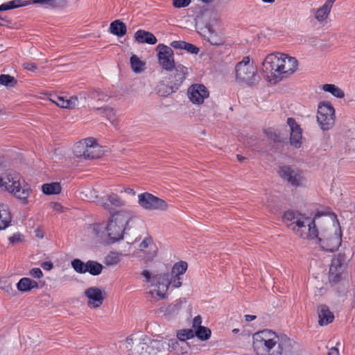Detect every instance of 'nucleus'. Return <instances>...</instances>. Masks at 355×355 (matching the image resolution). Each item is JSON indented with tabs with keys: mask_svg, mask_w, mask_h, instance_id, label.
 Masks as SVG:
<instances>
[{
	"mask_svg": "<svg viewBox=\"0 0 355 355\" xmlns=\"http://www.w3.org/2000/svg\"><path fill=\"white\" fill-rule=\"evenodd\" d=\"M322 89L326 92L331 94L336 98H342L345 96L344 92L334 84H324L322 85Z\"/></svg>",
	"mask_w": 355,
	"mask_h": 355,
	"instance_id": "c9c22d12",
	"label": "nucleus"
},
{
	"mask_svg": "<svg viewBox=\"0 0 355 355\" xmlns=\"http://www.w3.org/2000/svg\"><path fill=\"white\" fill-rule=\"evenodd\" d=\"M317 121L323 130H328L335 123V110L329 102H321L318 105Z\"/></svg>",
	"mask_w": 355,
	"mask_h": 355,
	"instance_id": "0eeeda50",
	"label": "nucleus"
},
{
	"mask_svg": "<svg viewBox=\"0 0 355 355\" xmlns=\"http://www.w3.org/2000/svg\"><path fill=\"white\" fill-rule=\"evenodd\" d=\"M85 295L88 298L87 306L91 309L100 307L105 298V293L98 287H89L85 291Z\"/></svg>",
	"mask_w": 355,
	"mask_h": 355,
	"instance_id": "ddd939ff",
	"label": "nucleus"
},
{
	"mask_svg": "<svg viewBox=\"0 0 355 355\" xmlns=\"http://www.w3.org/2000/svg\"><path fill=\"white\" fill-rule=\"evenodd\" d=\"M160 281L159 288H152L149 294L152 297L163 299L165 297L170 284L174 288H180L182 286L181 277L180 276L171 275L169 273H163L157 277Z\"/></svg>",
	"mask_w": 355,
	"mask_h": 355,
	"instance_id": "423d86ee",
	"label": "nucleus"
},
{
	"mask_svg": "<svg viewBox=\"0 0 355 355\" xmlns=\"http://www.w3.org/2000/svg\"><path fill=\"white\" fill-rule=\"evenodd\" d=\"M281 80L293 74L297 69L298 62L294 57L282 53L281 55Z\"/></svg>",
	"mask_w": 355,
	"mask_h": 355,
	"instance_id": "4468645a",
	"label": "nucleus"
},
{
	"mask_svg": "<svg viewBox=\"0 0 355 355\" xmlns=\"http://www.w3.org/2000/svg\"><path fill=\"white\" fill-rule=\"evenodd\" d=\"M29 275L34 277V278H36V279H40L41 277H43V272L41 270L40 268H32L30 271H29Z\"/></svg>",
	"mask_w": 355,
	"mask_h": 355,
	"instance_id": "6e6d98bb",
	"label": "nucleus"
},
{
	"mask_svg": "<svg viewBox=\"0 0 355 355\" xmlns=\"http://www.w3.org/2000/svg\"><path fill=\"white\" fill-rule=\"evenodd\" d=\"M156 51L158 63L161 68L166 71H172L176 65L173 49L164 44H159Z\"/></svg>",
	"mask_w": 355,
	"mask_h": 355,
	"instance_id": "9d476101",
	"label": "nucleus"
},
{
	"mask_svg": "<svg viewBox=\"0 0 355 355\" xmlns=\"http://www.w3.org/2000/svg\"><path fill=\"white\" fill-rule=\"evenodd\" d=\"M168 339H165L163 340H153L151 343L152 347L153 349H156L158 352L168 349Z\"/></svg>",
	"mask_w": 355,
	"mask_h": 355,
	"instance_id": "49530a36",
	"label": "nucleus"
},
{
	"mask_svg": "<svg viewBox=\"0 0 355 355\" xmlns=\"http://www.w3.org/2000/svg\"><path fill=\"white\" fill-rule=\"evenodd\" d=\"M292 343L286 336L279 337L268 329L253 335L252 347L257 355H282L284 352L291 351Z\"/></svg>",
	"mask_w": 355,
	"mask_h": 355,
	"instance_id": "f257e3e1",
	"label": "nucleus"
},
{
	"mask_svg": "<svg viewBox=\"0 0 355 355\" xmlns=\"http://www.w3.org/2000/svg\"><path fill=\"white\" fill-rule=\"evenodd\" d=\"M134 217L135 214L132 211L122 209L112 214L110 220L125 230L126 226Z\"/></svg>",
	"mask_w": 355,
	"mask_h": 355,
	"instance_id": "6ab92c4d",
	"label": "nucleus"
},
{
	"mask_svg": "<svg viewBox=\"0 0 355 355\" xmlns=\"http://www.w3.org/2000/svg\"><path fill=\"white\" fill-rule=\"evenodd\" d=\"M86 269H87V272L89 274L96 276L101 273L103 269V266L96 261L89 260L87 261Z\"/></svg>",
	"mask_w": 355,
	"mask_h": 355,
	"instance_id": "72a5a7b5",
	"label": "nucleus"
},
{
	"mask_svg": "<svg viewBox=\"0 0 355 355\" xmlns=\"http://www.w3.org/2000/svg\"><path fill=\"white\" fill-rule=\"evenodd\" d=\"M318 323L320 326L331 323L334 319L333 313L327 305L322 304L318 306Z\"/></svg>",
	"mask_w": 355,
	"mask_h": 355,
	"instance_id": "5701e85b",
	"label": "nucleus"
},
{
	"mask_svg": "<svg viewBox=\"0 0 355 355\" xmlns=\"http://www.w3.org/2000/svg\"><path fill=\"white\" fill-rule=\"evenodd\" d=\"M320 216V214H317L311 218L298 212L288 210L284 213L283 220L296 235L304 239L312 240L318 236L315 220Z\"/></svg>",
	"mask_w": 355,
	"mask_h": 355,
	"instance_id": "f03ea898",
	"label": "nucleus"
},
{
	"mask_svg": "<svg viewBox=\"0 0 355 355\" xmlns=\"http://www.w3.org/2000/svg\"><path fill=\"white\" fill-rule=\"evenodd\" d=\"M208 31L209 35L207 36V41L211 45L219 46L225 43V39L221 35L216 33L211 28H209Z\"/></svg>",
	"mask_w": 355,
	"mask_h": 355,
	"instance_id": "473e14b6",
	"label": "nucleus"
},
{
	"mask_svg": "<svg viewBox=\"0 0 355 355\" xmlns=\"http://www.w3.org/2000/svg\"><path fill=\"white\" fill-rule=\"evenodd\" d=\"M194 336L195 334L193 330L189 329L180 330L177 334V338L180 340V341H186L187 340L192 338Z\"/></svg>",
	"mask_w": 355,
	"mask_h": 355,
	"instance_id": "a18cd8bd",
	"label": "nucleus"
},
{
	"mask_svg": "<svg viewBox=\"0 0 355 355\" xmlns=\"http://www.w3.org/2000/svg\"><path fill=\"white\" fill-rule=\"evenodd\" d=\"M281 55L282 53L278 52L268 54L262 62V71L270 83L281 81Z\"/></svg>",
	"mask_w": 355,
	"mask_h": 355,
	"instance_id": "39448f33",
	"label": "nucleus"
},
{
	"mask_svg": "<svg viewBox=\"0 0 355 355\" xmlns=\"http://www.w3.org/2000/svg\"><path fill=\"white\" fill-rule=\"evenodd\" d=\"M135 39L139 43L155 44L157 42L155 36L150 32L144 30H138L135 33Z\"/></svg>",
	"mask_w": 355,
	"mask_h": 355,
	"instance_id": "393cba45",
	"label": "nucleus"
},
{
	"mask_svg": "<svg viewBox=\"0 0 355 355\" xmlns=\"http://www.w3.org/2000/svg\"><path fill=\"white\" fill-rule=\"evenodd\" d=\"M85 156L86 159H93L101 157L102 154L101 147L93 138L86 139Z\"/></svg>",
	"mask_w": 355,
	"mask_h": 355,
	"instance_id": "aec40b11",
	"label": "nucleus"
},
{
	"mask_svg": "<svg viewBox=\"0 0 355 355\" xmlns=\"http://www.w3.org/2000/svg\"><path fill=\"white\" fill-rule=\"evenodd\" d=\"M23 67L25 69L31 71H35L37 69V67L35 63L29 62H24L23 64Z\"/></svg>",
	"mask_w": 355,
	"mask_h": 355,
	"instance_id": "bf43d9fd",
	"label": "nucleus"
},
{
	"mask_svg": "<svg viewBox=\"0 0 355 355\" xmlns=\"http://www.w3.org/2000/svg\"><path fill=\"white\" fill-rule=\"evenodd\" d=\"M287 124L291 129L290 143L296 148H299L302 144V133L299 124L297 123L295 119L289 117L287 119Z\"/></svg>",
	"mask_w": 355,
	"mask_h": 355,
	"instance_id": "a211bd4d",
	"label": "nucleus"
},
{
	"mask_svg": "<svg viewBox=\"0 0 355 355\" xmlns=\"http://www.w3.org/2000/svg\"><path fill=\"white\" fill-rule=\"evenodd\" d=\"M162 274H157L154 276H151V274L148 270H145L142 272V275L146 277L147 282L151 284L153 288H159L160 281L157 277L162 276Z\"/></svg>",
	"mask_w": 355,
	"mask_h": 355,
	"instance_id": "4c0bfd02",
	"label": "nucleus"
},
{
	"mask_svg": "<svg viewBox=\"0 0 355 355\" xmlns=\"http://www.w3.org/2000/svg\"><path fill=\"white\" fill-rule=\"evenodd\" d=\"M106 231L110 241L114 243L123 239L125 230L110 220L107 225Z\"/></svg>",
	"mask_w": 355,
	"mask_h": 355,
	"instance_id": "4be33fe9",
	"label": "nucleus"
},
{
	"mask_svg": "<svg viewBox=\"0 0 355 355\" xmlns=\"http://www.w3.org/2000/svg\"><path fill=\"white\" fill-rule=\"evenodd\" d=\"M278 173L283 180L287 181L293 187L300 186L303 181L302 171L289 166L279 167Z\"/></svg>",
	"mask_w": 355,
	"mask_h": 355,
	"instance_id": "f8f14e48",
	"label": "nucleus"
},
{
	"mask_svg": "<svg viewBox=\"0 0 355 355\" xmlns=\"http://www.w3.org/2000/svg\"><path fill=\"white\" fill-rule=\"evenodd\" d=\"M194 334L201 340H207L211 336V330L208 327L202 326L196 329Z\"/></svg>",
	"mask_w": 355,
	"mask_h": 355,
	"instance_id": "ea45409f",
	"label": "nucleus"
},
{
	"mask_svg": "<svg viewBox=\"0 0 355 355\" xmlns=\"http://www.w3.org/2000/svg\"><path fill=\"white\" fill-rule=\"evenodd\" d=\"M31 4L30 1L12 0L0 5V12L6 11Z\"/></svg>",
	"mask_w": 355,
	"mask_h": 355,
	"instance_id": "7c9ffc66",
	"label": "nucleus"
},
{
	"mask_svg": "<svg viewBox=\"0 0 355 355\" xmlns=\"http://www.w3.org/2000/svg\"><path fill=\"white\" fill-rule=\"evenodd\" d=\"M71 266L78 273L84 274L87 272V269H86L87 262L84 263L79 259H73L71 261Z\"/></svg>",
	"mask_w": 355,
	"mask_h": 355,
	"instance_id": "58836bf2",
	"label": "nucleus"
},
{
	"mask_svg": "<svg viewBox=\"0 0 355 355\" xmlns=\"http://www.w3.org/2000/svg\"><path fill=\"white\" fill-rule=\"evenodd\" d=\"M191 0H173V6L176 8H182L188 6Z\"/></svg>",
	"mask_w": 355,
	"mask_h": 355,
	"instance_id": "864d4df0",
	"label": "nucleus"
},
{
	"mask_svg": "<svg viewBox=\"0 0 355 355\" xmlns=\"http://www.w3.org/2000/svg\"><path fill=\"white\" fill-rule=\"evenodd\" d=\"M151 241H152V239L150 237H146L140 243L139 248H141V250L147 248L149 246V245L150 244Z\"/></svg>",
	"mask_w": 355,
	"mask_h": 355,
	"instance_id": "680f3d73",
	"label": "nucleus"
},
{
	"mask_svg": "<svg viewBox=\"0 0 355 355\" xmlns=\"http://www.w3.org/2000/svg\"><path fill=\"white\" fill-rule=\"evenodd\" d=\"M22 235L19 233L14 234L12 236L9 237V242L11 244H15L21 241Z\"/></svg>",
	"mask_w": 355,
	"mask_h": 355,
	"instance_id": "4d7b16f0",
	"label": "nucleus"
},
{
	"mask_svg": "<svg viewBox=\"0 0 355 355\" xmlns=\"http://www.w3.org/2000/svg\"><path fill=\"white\" fill-rule=\"evenodd\" d=\"M2 288L7 293H11L13 291V288L11 284H6Z\"/></svg>",
	"mask_w": 355,
	"mask_h": 355,
	"instance_id": "0e129e2a",
	"label": "nucleus"
},
{
	"mask_svg": "<svg viewBox=\"0 0 355 355\" xmlns=\"http://www.w3.org/2000/svg\"><path fill=\"white\" fill-rule=\"evenodd\" d=\"M105 198L106 201H103L101 206L109 211H111L113 207H119L125 205L124 202L116 193H111Z\"/></svg>",
	"mask_w": 355,
	"mask_h": 355,
	"instance_id": "b1692460",
	"label": "nucleus"
},
{
	"mask_svg": "<svg viewBox=\"0 0 355 355\" xmlns=\"http://www.w3.org/2000/svg\"><path fill=\"white\" fill-rule=\"evenodd\" d=\"M188 264L185 261H179L174 264L171 269V275L181 276L187 270Z\"/></svg>",
	"mask_w": 355,
	"mask_h": 355,
	"instance_id": "e433bc0d",
	"label": "nucleus"
},
{
	"mask_svg": "<svg viewBox=\"0 0 355 355\" xmlns=\"http://www.w3.org/2000/svg\"><path fill=\"white\" fill-rule=\"evenodd\" d=\"M138 204L143 209L149 211H165L168 208V204L164 200L148 192L138 195Z\"/></svg>",
	"mask_w": 355,
	"mask_h": 355,
	"instance_id": "6e6552de",
	"label": "nucleus"
},
{
	"mask_svg": "<svg viewBox=\"0 0 355 355\" xmlns=\"http://www.w3.org/2000/svg\"><path fill=\"white\" fill-rule=\"evenodd\" d=\"M130 61L131 67L135 72H140L142 71L144 63L136 55H132L130 57Z\"/></svg>",
	"mask_w": 355,
	"mask_h": 355,
	"instance_id": "37998d69",
	"label": "nucleus"
},
{
	"mask_svg": "<svg viewBox=\"0 0 355 355\" xmlns=\"http://www.w3.org/2000/svg\"><path fill=\"white\" fill-rule=\"evenodd\" d=\"M86 144L85 139L84 141H80L75 145L73 153L77 157H83L85 158Z\"/></svg>",
	"mask_w": 355,
	"mask_h": 355,
	"instance_id": "79ce46f5",
	"label": "nucleus"
},
{
	"mask_svg": "<svg viewBox=\"0 0 355 355\" xmlns=\"http://www.w3.org/2000/svg\"><path fill=\"white\" fill-rule=\"evenodd\" d=\"M120 261L119 254L111 252L105 258V263L107 266H113L117 264Z\"/></svg>",
	"mask_w": 355,
	"mask_h": 355,
	"instance_id": "c03bdc74",
	"label": "nucleus"
},
{
	"mask_svg": "<svg viewBox=\"0 0 355 355\" xmlns=\"http://www.w3.org/2000/svg\"><path fill=\"white\" fill-rule=\"evenodd\" d=\"M23 182L22 184L21 176L17 173H9L4 178H0V187H3L6 191L26 205L31 189L28 184H24V181Z\"/></svg>",
	"mask_w": 355,
	"mask_h": 355,
	"instance_id": "7ed1b4c3",
	"label": "nucleus"
},
{
	"mask_svg": "<svg viewBox=\"0 0 355 355\" xmlns=\"http://www.w3.org/2000/svg\"><path fill=\"white\" fill-rule=\"evenodd\" d=\"M182 304L181 299L176 300L168 306H162L160 311L164 313L165 315L177 314L182 307Z\"/></svg>",
	"mask_w": 355,
	"mask_h": 355,
	"instance_id": "2f4dec72",
	"label": "nucleus"
},
{
	"mask_svg": "<svg viewBox=\"0 0 355 355\" xmlns=\"http://www.w3.org/2000/svg\"><path fill=\"white\" fill-rule=\"evenodd\" d=\"M319 234L318 233V235ZM318 241L319 245L320 247L329 252H334L336 250L342 243V231L340 225L334 230V232L327 233L323 235L322 237H319L318 236L316 238Z\"/></svg>",
	"mask_w": 355,
	"mask_h": 355,
	"instance_id": "1a4fd4ad",
	"label": "nucleus"
},
{
	"mask_svg": "<svg viewBox=\"0 0 355 355\" xmlns=\"http://www.w3.org/2000/svg\"><path fill=\"white\" fill-rule=\"evenodd\" d=\"M96 110H103L104 112H105V115L107 116V119L112 121L114 120V115H115V112H114V109L111 108V107H101V108H97Z\"/></svg>",
	"mask_w": 355,
	"mask_h": 355,
	"instance_id": "5fc2aeb1",
	"label": "nucleus"
},
{
	"mask_svg": "<svg viewBox=\"0 0 355 355\" xmlns=\"http://www.w3.org/2000/svg\"><path fill=\"white\" fill-rule=\"evenodd\" d=\"M264 133L267 138L275 144H280L282 142V139L280 137L279 133L277 132L271 128L264 130Z\"/></svg>",
	"mask_w": 355,
	"mask_h": 355,
	"instance_id": "a19ab883",
	"label": "nucleus"
},
{
	"mask_svg": "<svg viewBox=\"0 0 355 355\" xmlns=\"http://www.w3.org/2000/svg\"><path fill=\"white\" fill-rule=\"evenodd\" d=\"M256 318H257L256 315H245V319L247 322H251V321L255 320Z\"/></svg>",
	"mask_w": 355,
	"mask_h": 355,
	"instance_id": "338daca9",
	"label": "nucleus"
},
{
	"mask_svg": "<svg viewBox=\"0 0 355 355\" xmlns=\"http://www.w3.org/2000/svg\"><path fill=\"white\" fill-rule=\"evenodd\" d=\"M78 100L76 96H71L69 99L67 98L65 108L73 109L78 105Z\"/></svg>",
	"mask_w": 355,
	"mask_h": 355,
	"instance_id": "8fccbe9b",
	"label": "nucleus"
},
{
	"mask_svg": "<svg viewBox=\"0 0 355 355\" xmlns=\"http://www.w3.org/2000/svg\"><path fill=\"white\" fill-rule=\"evenodd\" d=\"M170 72L169 83L178 89L189 74L188 68L182 64H177Z\"/></svg>",
	"mask_w": 355,
	"mask_h": 355,
	"instance_id": "f3484780",
	"label": "nucleus"
},
{
	"mask_svg": "<svg viewBox=\"0 0 355 355\" xmlns=\"http://www.w3.org/2000/svg\"><path fill=\"white\" fill-rule=\"evenodd\" d=\"M38 283L28 277H23L17 284V288L22 293H26L34 288H38Z\"/></svg>",
	"mask_w": 355,
	"mask_h": 355,
	"instance_id": "a878e982",
	"label": "nucleus"
},
{
	"mask_svg": "<svg viewBox=\"0 0 355 355\" xmlns=\"http://www.w3.org/2000/svg\"><path fill=\"white\" fill-rule=\"evenodd\" d=\"M109 30L112 34L118 37H123L127 32V26L125 23L116 19L111 22Z\"/></svg>",
	"mask_w": 355,
	"mask_h": 355,
	"instance_id": "bb28decb",
	"label": "nucleus"
},
{
	"mask_svg": "<svg viewBox=\"0 0 355 355\" xmlns=\"http://www.w3.org/2000/svg\"><path fill=\"white\" fill-rule=\"evenodd\" d=\"M41 266L45 270H51L53 267V264L51 261H44L42 263Z\"/></svg>",
	"mask_w": 355,
	"mask_h": 355,
	"instance_id": "e2e57ef3",
	"label": "nucleus"
},
{
	"mask_svg": "<svg viewBox=\"0 0 355 355\" xmlns=\"http://www.w3.org/2000/svg\"><path fill=\"white\" fill-rule=\"evenodd\" d=\"M11 216L8 208L3 204H0V230H3L10 225Z\"/></svg>",
	"mask_w": 355,
	"mask_h": 355,
	"instance_id": "c85d7f7f",
	"label": "nucleus"
},
{
	"mask_svg": "<svg viewBox=\"0 0 355 355\" xmlns=\"http://www.w3.org/2000/svg\"><path fill=\"white\" fill-rule=\"evenodd\" d=\"M183 49L192 54H197L199 52V49L196 46L187 42L184 43Z\"/></svg>",
	"mask_w": 355,
	"mask_h": 355,
	"instance_id": "3c124183",
	"label": "nucleus"
},
{
	"mask_svg": "<svg viewBox=\"0 0 355 355\" xmlns=\"http://www.w3.org/2000/svg\"><path fill=\"white\" fill-rule=\"evenodd\" d=\"M328 355H339V351L336 347H332L328 352Z\"/></svg>",
	"mask_w": 355,
	"mask_h": 355,
	"instance_id": "69168bd1",
	"label": "nucleus"
},
{
	"mask_svg": "<svg viewBox=\"0 0 355 355\" xmlns=\"http://www.w3.org/2000/svg\"><path fill=\"white\" fill-rule=\"evenodd\" d=\"M188 96L193 103L202 104L205 98L209 96V91L205 85L195 84L189 88Z\"/></svg>",
	"mask_w": 355,
	"mask_h": 355,
	"instance_id": "dca6fc26",
	"label": "nucleus"
},
{
	"mask_svg": "<svg viewBox=\"0 0 355 355\" xmlns=\"http://www.w3.org/2000/svg\"><path fill=\"white\" fill-rule=\"evenodd\" d=\"M124 191L127 193L132 194L133 196L135 195V191L131 188H126L124 189Z\"/></svg>",
	"mask_w": 355,
	"mask_h": 355,
	"instance_id": "774afa93",
	"label": "nucleus"
},
{
	"mask_svg": "<svg viewBox=\"0 0 355 355\" xmlns=\"http://www.w3.org/2000/svg\"><path fill=\"white\" fill-rule=\"evenodd\" d=\"M168 350L173 352L177 354L184 355L188 353L189 348V343L187 341H180L178 338L168 339Z\"/></svg>",
	"mask_w": 355,
	"mask_h": 355,
	"instance_id": "412c9836",
	"label": "nucleus"
},
{
	"mask_svg": "<svg viewBox=\"0 0 355 355\" xmlns=\"http://www.w3.org/2000/svg\"><path fill=\"white\" fill-rule=\"evenodd\" d=\"M89 96L92 99L96 101H104L107 98L106 94H105L103 92L101 91L96 89L92 90L89 92Z\"/></svg>",
	"mask_w": 355,
	"mask_h": 355,
	"instance_id": "09e8293b",
	"label": "nucleus"
},
{
	"mask_svg": "<svg viewBox=\"0 0 355 355\" xmlns=\"http://www.w3.org/2000/svg\"><path fill=\"white\" fill-rule=\"evenodd\" d=\"M146 345L142 337L138 335H131L125 340V348L129 352V355H141Z\"/></svg>",
	"mask_w": 355,
	"mask_h": 355,
	"instance_id": "2eb2a0df",
	"label": "nucleus"
},
{
	"mask_svg": "<svg viewBox=\"0 0 355 355\" xmlns=\"http://www.w3.org/2000/svg\"><path fill=\"white\" fill-rule=\"evenodd\" d=\"M235 71L236 80L249 86L254 85L260 79L257 69L249 57H244L236 64Z\"/></svg>",
	"mask_w": 355,
	"mask_h": 355,
	"instance_id": "20e7f679",
	"label": "nucleus"
},
{
	"mask_svg": "<svg viewBox=\"0 0 355 355\" xmlns=\"http://www.w3.org/2000/svg\"><path fill=\"white\" fill-rule=\"evenodd\" d=\"M44 193L47 195L58 194L61 192L62 188L59 182L44 184L42 187Z\"/></svg>",
	"mask_w": 355,
	"mask_h": 355,
	"instance_id": "f704fd0d",
	"label": "nucleus"
},
{
	"mask_svg": "<svg viewBox=\"0 0 355 355\" xmlns=\"http://www.w3.org/2000/svg\"><path fill=\"white\" fill-rule=\"evenodd\" d=\"M51 101L55 103L58 106L65 108L67 98H64L63 96H55L53 98H51Z\"/></svg>",
	"mask_w": 355,
	"mask_h": 355,
	"instance_id": "603ef678",
	"label": "nucleus"
},
{
	"mask_svg": "<svg viewBox=\"0 0 355 355\" xmlns=\"http://www.w3.org/2000/svg\"><path fill=\"white\" fill-rule=\"evenodd\" d=\"M177 90V88L173 87V85L170 83L169 85H167L164 80L159 81L155 87L156 93L159 96L163 97H167Z\"/></svg>",
	"mask_w": 355,
	"mask_h": 355,
	"instance_id": "cd10ccee",
	"label": "nucleus"
},
{
	"mask_svg": "<svg viewBox=\"0 0 355 355\" xmlns=\"http://www.w3.org/2000/svg\"><path fill=\"white\" fill-rule=\"evenodd\" d=\"M13 83H16V80L14 77L6 74L0 75V85L10 86L12 85Z\"/></svg>",
	"mask_w": 355,
	"mask_h": 355,
	"instance_id": "de8ad7c7",
	"label": "nucleus"
},
{
	"mask_svg": "<svg viewBox=\"0 0 355 355\" xmlns=\"http://www.w3.org/2000/svg\"><path fill=\"white\" fill-rule=\"evenodd\" d=\"M184 41H173L171 43V46L175 49H183Z\"/></svg>",
	"mask_w": 355,
	"mask_h": 355,
	"instance_id": "052dcab7",
	"label": "nucleus"
},
{
	"mask_svg": "<svg viewBox=\"0 0 355 355\" xmlns=\"http://www.w3.org/2000/svg\"><path fill=\"white\" fill-rule=\"evenodd\" d=\"M348 260L349 258L345 253H339L333 258L329 272V278L331 282L338 283L340 280L345 265Z\"/></svg>",
	"mask_w": 355,
	"mask_h": 355,
	"instance_id": "9b49d317",
	"label": "nucleus"
},
{
	"mask_svg": "<svg viewBox=\"0 0 355 355\" xmlns=\"http://www.w3.org/2000/svg\"><path fill=\"white\" fill-rule=\"evenodd\" d=\"M202 318L200 315L196 316L192 322V327L196 330L200 327H202Z\"/></svg>",
	"mask_w": 355,
	"mask_h": 355,
	"instance_id": "13d9d810",
	"label": "nucleus"
},
{
	"mask_svg": "<svg viewBox=\"0 0 355 355\" xmlns=\"http://www.w3.org/2000/svg\"><path fill=\"white\" fill-rule=\"evenodd\" d=\"M333 3L334 0H327L321 8L317 10L315 19L320 21H324L328 17Z\"/></svg>",
	"mask_w": 355,
	"mask_h": 355,
	"instance_id": "c756f323",
	"label": "nucleus"
}]
</instances>
